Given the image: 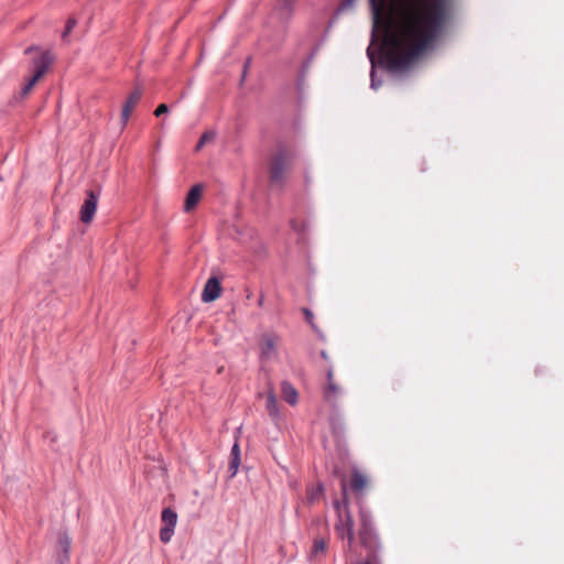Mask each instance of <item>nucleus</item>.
<instances>
[{
  "label": "nucleus",
  "instance_id": "14",
  "mask_svg": "<svg viewBox=\"0 0 564 564\" xmlns=\"http://www.w3.org/2000/svg\"><path fill=\"white\" fill-rule=\"evenodd\" d=\"M360 541L362 545L369 549H375L377 545V534L373 531L372 525L368 527L367 532H365V528H360Z\"/></svg>",
  "mask_w": 564,
  "mask_h": 564
},
{
  "label": "nucleus",
  "instance_id": "23",
  "mask_svg": "<svg viewBox=\"0 0 564 564\" xmlns=\"http://www.w3.org/2000/svg\"><path fill=\"white\" fill-rule=\"evenodd\" d=\"M341 489H343V496H344L343 502L341 501L334 502V507L337 511H340L343 506L345 508L347 507V497H346L347 496V487H346L345 479L341 480Z\"/></svg>",
  "mask_w": 564,
  "mask_h": 564
},
{
  "label": "nucleus",
  "instance_id": "20",
  "mask_svg": "<svg viewBox=\"0 0 564 564\" xmlns=\"http://www.w3.org/2000/svg\"><path fill=\"white\" fill-rule=\"evenodd\" d=\"M215 137H216V133L214 131H207V132L203 133L195 150L199 151L207 142L214 140Z\"/></svg>",
  "mask_w": 564,
  "mask_h": 564
},
{
  "label": "nucleus",
  "instance_id": "18",
  "mask_svg": "<svg viewBox=\"0 0 564 564\" xmlns=\"http://www.w3.org/2000/svg\"><path fill=\"white\" fill-rule=\"evenodd\" d=\"M360 522L361 528H365V532H367L368 527L372 525L371 514L364 508H360Z\"/></svg>",
  "mask_w": 564,
  "mask_h": 564
},
{
  "label": "nucleus",
  "instance_id": "2",
  "mask_svg": "<svg viewBox=\"0 0 564 564\" xmlns=\"http://www.w3.org/2000/svg\"><path fill=\"white\" fill-rule=\"evenodd\" d=\"M292 162V155L285 149H280L270 163V185L281 188L285 182V173Z\"/></svg>",
  "mask_w": 564,
  "mask_h": 564
},
{
  "label": "nucleus",
  "instance_id": "28",
  "mask_svg": "<svg viewBox=\"0 0 564 564\" xmlns=\"http://www.w3.org/2000/svg\"><path fill=\"white\" fill-rule=\"evenodd\" d=\"M291 225H292V228H293L295 231H297V232H302V231H304V230H305V226H304V224L300 225V224H297V221H296V220H292V221H291Z\"/></svg>",
  "mask_w": 564,
  "mask_h": 564
},
{
  "label": "nucleus",
  "instance_id": "21",
  "mask_svg": "<svg viewBox=\"0 0 564 564\" xmlns=\"http://www.w3.org/2000/svg\"><path fill=\"white\" fill-rule=\"evenodd\" d=\"M174 534V528L171 527H163L160 530V539L163 543H167L171 541L172 536Z\"/></svg>",
  "mask_w": 564,
  "mask_h": 564
},
{
  "label": "nucleus",
  "instance_id": "6",
  "mask_svg": "<svg viewBox=\"0 0 564 564\" xmlns=\"http://www.w3.org/2000/svg\"><path fill=\"white\" fill-rule=\"evenodd\" d=\"M221 293V286L220 282L217 278L212 276L207 280L203 293H202V300L205 303L213 302L217 300L220 296Z\"/></svg>",
  "mask_w": 564,
  "mask_h": 564
},
{
  "label": "nucleus",
  "instance_id": "17",
  "mask_svg": "<svg viewBox=\"0 0 564 564\" xmlns=\"http://www.w3.org/2000/svg\"><path fill=\"white\" fill-rule=\"evenodd\" d=\"M324 487L322 484H318L315 487H312L307 490L306 499L308 503H314L315 501L319 500L323 496Z\"/></svg>",
  "mask_w": 564,
  "mask_h": 564
},
{
  "label": "nucleus",
  "instance_id": "22",
  "mask_svg": "<svg viewBox=\"0 0 564 564\" xmlns=\"http://www.w3.org/2000/svg\"><path fill=\"white\" fill-rule=\"evenodd\" d=\"M239 466H240V457H230L229 468H228L230 478H234L237 475Z\"/></svg>",
  "mask_w": 564,
  "mask_h": 564
},
{
  "label": "nucleus",
  "instance_id": "26",
  "mask_svg": "<svg viewBox=\"0 0 564 564\" xmlns=\"http://www.w3.org/2000/svg\"><path fill=\"white\" fill-rule=\"evenodd\" d=\"M230 457H240V446L237 441L231 447Z\"/></svg>",
  "mask_w": 564,
  "mask_h": 564
},
{
  "label": "nucleus",
  "instance_id": "7",
  "mask_svg": "<svg viewBox=\"0 0 564 564\" xmlns=\"http://www.w3.org/2000/svg\"><path fill=\"white\" fill-rule=\"evenodd\" d=\"M97 207V196L94 192H89L80 208V220L85 224L90 223L94 218Z\"/></svg>",
  "mask_w": 564,
  "mask_h": 564
},
{
  "label": "nucleus",
  "instance_id": "1",
  "mask_svg": "<svg viewBox=\"0 0 564 564\" xmlns=\"http://www.w3.org/2000/svg\"><path fill=\"white\" fill-rule=\"evenodd\" d=\"M371 44L390 74L408 69L435 43L449 18L451 0H369Z\"/></svg>",
  "mask_w": 564,
  "mask_h": 564
},
{
  "label": "nucleus",
  "instance_id": "5",
  "mask_svg": "<svg viewBox=\"0 0 564 564\" xmlns=\"http://www.w3.org/2000/svg\"><path fill=\"white\" fill-rule=\"evenodd\" d=\"M142 97V91L137 88L134 89L128 97L127 101L123 105L121 112V129H123L129 120V117L135 106L139 104Z\"/></svg>",
  "mask_w": 564,
  "mask_h": 564
},
{
  "label": "nucleus",
  "instance_id": "34",
  "mask_svg": "<svg viewBox=\"0 0 564 564\" xmlns=\"http://www.w3.org/2000/svg\"><path fill=\"white\" fill-rule=\"evenodd\" d=\"M358 564H372V563H371V562H369V561H366V562H360V563H358Z\"/></svg>",
  "mask_w": 564,
  "mask_h": 564
},
{
  "label": "nucleus",
  "instance_id": "29",
  "mask_svg": "<svg viewBox=\"0 0 564 564\" xmlns=\"http://www.w3.org/2000/svg\"><path fill=\"white\" fill-rule=\"evenodd\" d=\"M303 313L306 317V321L313 324V313L308 308H303Z\"/></svg>",
  "mask_w": 564,
  "mask_h": 564
},
{
  "label": "nucleus",
  "instance_id": "31",
  "mask_svg": "<svg viewBox=\"0 0 564 564\" xmlns=\"http://www.w3.org/2000/svg\"><path fill=\"white\" fill-rule=\"evenodd\" d=\"M352 1L354 0H346L345 2H343L339 7V10H344L346 7H349L352 4Z\"/></svg>",
  "mask_w": 564,
  "mask_h": 564
},
{
  "label": "nucleus",
  "instance_id": "27",
  "mask_svg": "<svg viewBox=\"0 0 564 564\" xmlns=\"http://www.w3.org/2000/svg\"><path fill=\"white\" fill-rule=\"evenodd\" d=\"M59 544L62 546V549L65 551V553L67 552L68 550V546H69V540L68 538L65 535V536H61L59 538Z\"/></svg>",
  "mask_w": 564,
  "mask_h": 564
},
{
  "label": "nucleus",
  "instance_id": "3",
  "mask_svg": "<svg viewBox=\"0 0 564 564\" xmlns=\"http://www.w3.org/2000/svg\"><path fill=\"white\" fill-rule=\"evenodd\" d=\"M53 62V57L48 52L42 53L39 57H36L33 62L34 73L29 82L22 88V96H26L34 85L40 80V78L46 73L51 63Z\"/></svg>",
  "mask_w": 564,
  "mask_h": 564
},
{
  "label": "nucleus",
  "instance_id": "25",
  "mask_svg": "<svg viewBox=\"0 0 564 564\" xmlns=\"http://www.w3.org/2000/svg\"><path fill=\"white\" fill-rule=\"evenodd\" d=\"M169 112V107L165 105V104H161L158 106V108L155 109L154 111V115L156 117H160L162 116L163 113H167Z\"/></svg>",
  "mask_w": 564,
  "mask_h": 564
},
{
  "label": "nucleus",
  "instance_id": "32",
  "mask_svg": "<svg viewBox=\"0 0 564 564\" xmlns=\"http://www.w3.org/2000/svg\"><path fill=\"white\" fill-rule=\"evenodd\" d=\"M327 379H328V382L333 381V371L329 370L328 373H327Z\"/></svg>",
  "mask_w": 564,
  "mask_h": 564
},
{
  "label": "nucleus",
  "instance_id": "24",
  "mask_svg": "<svg viewBox=\"0 0 564 564\" xmlns=\"http://www.w3.org/2000/svg\"><path fill=\"white\" fill-rule=\"evenodd\" d=\"M75 25H76V20L75 19H68V21L66 22L65 31L62 34V39L64 41H66L68 34L72 32V30L74 29Z\"/></svg>",
  "mask_w": 564,
  "mask_h": 564
},
{
  "label": "nucleus",
  "instance_id": "16",
  "mask_svg": "<svg viewBox=\"0 0 564 564\" xmlns=\"http://www.w3.org/2000/svg\"><path fill=\"white\" fill-rule=\"evenodd\" d=\"M162 521L164 522L165 527L175 528L177 523V513L171 508H165L162 511Z\"/></svg>",
  "mask_w": 564,
  "mask_h": 564
},
{
  "label": "nucleus",
  "instance_id": "8",
  "mask_svg": "<svg viewBox=\"0 0 564 564\" xmlns=\"http://www.w3.org/2000/svg\"><path fill=\"white\" fill-rule=\"evenodd\" d=\"M296 0H279L275 7V14L282 21L289 20L293 13Z\"/></svg>",
  "mask_w": 564,
  "mask_h": 564
},
{
  "label": "nucleus",
  "instance_id": "12",
  "mask_svg": "<svg viewBox=\"0 0 564 564\" xmlns=\"http://www.w3.org/2000/svg\"><path fill=\"white\" fill-rule=\"evenodd\" d=\"M352 528H354V522H352V519L349 513L347 514L346 523H344L343 520H340V523H338L336 525V530H337L338 534L341 538L347 535L349 543H351L354 540Z\"/></svg>",
  "mask_w": 564,
  "mask_h": 564
},
{
  "label": "nucleus",
  "instance_id": "15",
  "mask_svg": "<svg viewBox=\"0 0 564 564\" xmlns=\"http://www.w3.org/2000/svg\"><path fill=\"white\" fill-rule=\"evenodd\" d=\"M367 485L366 477L360 474L357 469H354L351 475L350 487L354 491H361Z\"/></svg>",
  "mask_w": 564,
  "mask_h": 564
},
{
  "label": "nucleus",
  "instance_id": "4",
  "mask_svg": "<svg viewBox=\"0 0 564 564\" xmlns=\"http://www.w3.org/2000/svg\"><path fill=\"white\" fill-rule=\"evenodd\" d=\"M279 337L275 334H264L260 339V360L271 361L278 358Z\"/></svg>",
  "mask_w": 564,
  "mask_h": 564
},
{
  "label": "nucleus",
  "instance_id": "33",
  "mask_svg": "<svg viewBox=\"0 0 564 564\" xmlns=\"http://www.w3.org/2000/svg\"><path fill=\"white\" fill-rule=\"evenodd\" d=\"M263 304V296L259 299V305L261 306Z\"/></svg>",
  "mask_w": 564,
  "mask_h": 564
},
{
  "label": "nucleus",
  "instance_id": "10",
  "mask_svg": "<svg viewBox=\"0 0 564 564\" xmlns=\"http://www.w3.org/2000/svg\"><path fill=\"white\" fill-rule=\"evenodd\" d=\"M281 393L283 395V399L290 405H295L297 403V400H299L297 391L289 381L281 382Z\"/></svg>",
  "mask_w": 564,
  "mask_h": 564
},
{
  "label": "nucleus",
  "instance_id": "30",
  "mask_svg": "<svg viewBox=\"0 0 564 564\" xmlns=\"http://www.w3.org/2000/svg\"><path fill=\"white\" fill-rule=\"evenodd\" d=\"M327 390L329 392L337 393L338 392V387L333 381H330L327 384Z\"/></svg>",
  "mask_w": 564,
  "mask_h": 564
},
{
  "label": "nucleus",
  "instance_id": "11",
  "mask_svg": "<svg viewBox=\"0 0 564 564\" xmlns=\"http://www.w3.org/2000/svg\"><path fill=\"white\" fill-rule=\"evenodd\" d=\"M200 195H202V185H199V184L194 185L186 196L185 205H184L185 212L192 210L197 205V203L199 202Z\"/></svg>",
  "mask_w": 564,
  "mask_h": 564
},
{
  "label": "nucleus",
  "instance_id": "9",
  "mask_svg": "<svg viewBox=\"0 0 564 564\" xmlns=\"http://www.w3.org/2000/svg\"><path fill=\"white\" fill-rule=\"evenodd\" d=\"M265 409H267L269 415L273 420H278L280 417V411H279L276 395L271 388L269 389V391L267 393Z\"/></svg>",
  "mask_w": 564,
  "mask_h": 564
},
{
  "label": "nucleus",
  "instance_id": "13",
  "mask_svg": "<svg viewBox=\"0 0 564 564\" xmlns=\"http://www.w3.org/2000/svg\"><path fill=\"white\" fill-rule=\"evenodd\" d=\"M367 56L371 63V72H370V88L373 89V90H377L380 86H381V80L380 79H377V75H376V65H377V61H376V57H375V53L371 48V45L367 48Z\"/></svg>",
  "mask_w": 564,
  "mask_h": 564
},
{
  "label": "nucleus",
  "instance_id": "19",
  "mask_svg": "<svg viewBox=\"0 0 564 564\" xmlns=\"http://www.w3.org/2000/svg\"><path fill=\"white\" fill-rule=\"evenodd\" d=\"M326 551V541L324 539H315L312 549V556H317Z\"/></svg>",
  "mask_w": 564,
  "mask_h": 564
}]
</instances>
